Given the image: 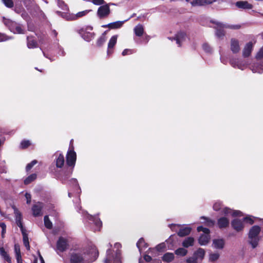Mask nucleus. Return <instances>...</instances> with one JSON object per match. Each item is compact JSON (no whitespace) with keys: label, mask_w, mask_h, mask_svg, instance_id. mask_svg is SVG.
<instances>
[{"label":"nucleus","mask_w":263,"mask_h":263,"mask_svg":"<svg viewBox=\"0 0 263 263\" xmlns=\"http://www.w3.org/2000/svg\"><path fill=\"white\" fill-rule=\"evenodd\" d=\"M77 160L74 150H68L66 156V166L64 168V179L68 178L72 173Z\"/></svg>","instance_id":"obj_1"},{"label":"nucleus","mask_w":263,"mask_h":263,"mask_svg":"<svg viewBox=\"0 0 263 263\" xmlns=\"http://www.w3.org/2000/svg\"><path fill=\"white\" fill-rule=\"evenodd\" d=\"M3 22L9 30L14 34H25L26 33L24 27L21 24L5 17L3 18Z\"/></svg>","instance_id":"obj_2"},{"label":"nucleus","mask_w":263,"mask_h":263,"mask_svg":"<svg viewBox=\"0 0 263 263\" xmlns=\"http://www.w3.org/2000/svg\"><path fill=\"white\" fill-rule=\"evenodd\" d=\"M261 231V228L258 226H254L252 227L248 233V238L249 239V243L252 247L254 249L258 245L259 241V234Z\"/></svg>","instance_id":"obj_3"},{"label":"nucleus","mask_w":263,"mask_h":263,"mask_svg":"<svg viewBox=\"0 0 263 263\" xmlns=\"http://www.w3.org/2000/svg\"><path fill=\"white\" fill-rule=\"evenodd\" d=\"M121 250L117 249L115 253L112 250L109 248L106 251V256L104 261V263H121Z\"/></svg>","instance_id":"obj_4"},{"label":"nucleus","mask_w":263,"mask_h":263,"mask_svg":"<svg viewBox=\"0 0 263 263\" xmlns=\"http://www.w3.org/2000/svg\"><path fill=\"white\" fill-rule=\"evenodd\" d=\"M85 252H73L70 255V263H88L85 259Z\"/></svg>","instance_id":"obj_5"},{"label":"nucleus","mask_w":263,"mask_h":263,"mask_svg":"<svg viewBox=\"0 0 263 263\" xmlns=\"http://www.w3.org/2000/svg\"><path fill=\"white\" fill-rule=\"evenodd\" d=\"M210 22L217 26V27H214L216 29L215 34L216 36L219 39L223 38L226 34L225 31L223 29L225 28L226 24L214 20H211Z\"/></svg>","instance_id":"obj_6"},{"label":"nucleus","mask_w":263,"mask_h":263,"mask_svg":"<svg viewBox=\"0 0 263 263\" xmlns=\"http://www.w3.org/2000/svg\"><path fill=\"white\" fill-rule=\"evenodd\" d=\"M110 13L109 5L108 4L102 5L99 7L97 12V16L100 18H106Z\"/></svg>","instance_id":"obj_7"},{"label":"nucleus","mask_w":263,"mask_h":263,"mask_svg":"<svg viewBox=\"0 0 263 263\" xmlns=\"http://www.w3.org/2000/svg\"><path fill=\"white\" fill-rule=\"evenodd\" d=\"M68 247V240L67 239L60 236L57 242V249L61 252L65 251Z\"/></svg>","instance_id":"obj_8"},{"label":"nucleus","mask_w":263,"mask_h":263,"mask_svg":"<svg viewBox=\"0 0 263 263\" xmlns=\"http://www.w3.org/2000/svg\"><path fill=\"white\" fill-rule=\"evenodd\" d=\"M231 226L232 228L237 232L242 231L244 229V224L242 220L235 218L231 221Z\"/></svg>","instance_id":"obj_9"},{"label":"nucleus","mask_w":263,"mask_h":263,"mask_svg":"<svg viewBox=\"0 0 263 263\" xmlns=\"http://www.w3.org/2000/svg\"><path fill=\"white\" fill-rule=\"evenodd\" d=\"M44 207V203L41 202H37L33 205L32 207V214L34 217H38L42 215V211Z\"/></svg>","instance_id":"obj_10"},{"label":"nucleus","mask_w":263,"mask_h":263,"mask_svg":"<svg viewBox=\"0 0 263 263\" xmlns=\"http://www.w3.org/2000/svg\"><path fill=\"white\" fill-rule=\"evenodd\" d=\"M186 33L184 31H180L177 32L174 37L170 38L172 40H175L178 46H181V42L185 41Z\"/></svg>","instance_id":"obj_11"},{"label":"nucleus","mask_w":263,"mask_h":263,"mask_svg":"<svg viewBox=\"0 0 263 263\" xmlns=\"http://www.w3.org/2000/svg\"><path fill=\"white\" fill-rule=\"evenodd\" d=\"M230 49L233 53H237L239 52L240 48L237 39L235 38L231 39Z\"/></svg>","instance_id":"obj_12"},{"label":"nucleus","mask_w":263,"mask_h":263,"mask_svg":"<svg viewBox=\"0 0 263 263\" xmlns=\"http://www.w3.org/2000/svg\"><path fill=\"white\" fill-rule=\"evenodd\" d=\"M217 0H193L191 2L192 6H203L206 5H210Z\"/></svg>","instance_id":"obj_13"},{"label":"nucleus","mask_w":263,"mask_h":263,"mask_svg":"<svg viewBox=\"0 0 263 263\" xmlns=\"http://www.w3.org/2000/svg\"><path fill=\"white\" fill-rule=\"evenodd\" d=\"M27 46L29 49L38 47V43L34 36L32 35L27 36Z\"/></svg>","instance_id":"obj_14"},{"label":"nucleus","mask_w":263,"mask_h":263,"mask_svg":"<svg viewBox=\"0 0 263 263\" xmlns=\"http://www.w3.org/2000/svg\"><path fill=\"white\" fill-rule=\"evenodd\" d=\"M123 21H117L106 25H103L102 26V27L104 28H108L110 29H116L121 28L123 26Z\"/></svg>","instance_id":"obj_15"},{"label":"nucleus","mask_w":263,"mask_h":263,"mask_svg":"<svg viewBox=\"0 0 263 263\" xmlns=\"http://www.w3.org/2000/svg\"><path fill=\"white\" fill-rule=\"evenodd\" d=\"M229 224V220L226 217H220L217 220V226L220 229L227 228Z\"/></svg>","instance_id":"obj_16"},{"label":"nucleus","mask_w":263,"mask_h":263,"mask_svg":"<svg viewBox=\"0 0 263 263\" xmlns=\"http://www.w3.org/2000/svg\"><path fill=\"white\" fill-rule=\"evenodd\" d=\"M252 50L253 44L251 42H250L245 45L242 51V56L244 58L249 57L251 55Z\"/></svg>","instance_id":"obj_17"},{"label":"nucleus","mask_w":263,"mask_h":263,"mask_svg":"<svg viewBox=\"0 0 263 263\" xmlns=\"http://www.w3.org/2000/svg\"><path fill=\"white\" fill-rule=\"evenodd\" d=\"M235 5L238 8L242 9H252L253 7V5L247 1H238L235 3Z\"/></svg>","instance_id":"obj_18"},{"label":"nucleus","mask_w":263,"mask_h":263,"mask_svg":"<svg viewBox=\"0 0 263 263\" xmlns=\"http://www.w3.org/2000/svg\"><path fill=\"white\" fill-rule=\"evenodd\" d=\"M210 239V235L201 234L198 239V243L201 246H205L209 242Z\"/></svg>","instance_id":"obj_19"},{"label":"nucleus","mask_w":263,"mask_h":263,"mask_svg":"<svg viewBox=\"0 0 263 263\" xmlns=\"http://www.w3.org/2000/svg\"><path fill=\"white\" fill-rule=\"evenodd\" d=\"M135 35L137 36L141 37L144 34V30L142 25L138 24L135 26L134 29Z\"/></svg>","instance_id":"obj_20"},{"label":"nucleus","mask_w":263,"mask_h":263,"mask_svg":"<svg viewBox=\"0 0 263 263\" xmlns=\"http://www.w3.org/2000/svg\"><path fill=\"white\" fill-rule=\"evenodd\" d=\"M194 238L192 237L186 238L182 242V245L184 248H189L194 246Z\"/></svg>","instance_id":"obj_21"},{"label":"nucleus","mask_w":263,"mask_h":263,"mask_svg":"<svg viewBox=\"0 0 263 263\" xmlns=\"http://www.w3.org/2000/svg\"><path fill=\"white\" fill-rule=\"evenodd\" d=\"M214 247L216 249H222L224 246V241L223 239H215L213 241Z\"/></svg>","instance_id":"obj_22"},{"label":"nucleus","mask_w":263,"mask_h":263,"mask_svg":"<svg viewBox=\"0 0 263 263\" xmlns=\"http://www.w3.org/2000/svg\"><path fill=\"white\" fill-rule=\"evenodd\" d=\"M191 228L190 227H184L179 229L177 234L180 237H184L190 234Z\"/></svg>","instance_id":"obj_23"},{"label":"nucleus","mask_w":263,"mask_h":263,"mask_svg":"<svg viewBox=\"0 0 263 263\" xmlns=\"http://www.w3.org/2000/svg\"><path fill=\"white\" fill-rule=\"evenodd\" d=\"M65 158L62 154H60L55 160L56 166L58 168H62L64 164Z\"/></svg>","instance_id":"obj_24"},{"label":"nucleus","mask_w":263,"mask_h":263,"mask_svg":"<svg viewBox=\"0 0 263 263\" xmlns=\"http://www.w3.org/2000/svg\"><path fill=\"white\" fill-rule=\"evenodd\" d=\"M22 234L23 235V241L24 245L27 250H29L30 247L29 245V238L28 234L26 233V230L22 232Z\"/></svg>","instance_id":"obj_25"},{"label":"nucleus","mask_w":263,"mask_h":263,"mask_svg":"<svg viewBox=\"0 0 263 263\" xmlns=\"http://www.w3.org/2000/svg\"><path fill=\"white\" fill-rule=\"evenodd\" d=\"M205 253V252L204 250L202 248H199L194 253V256L195 257H197V259L198 258H200L202 260L204 258Z\"/></svg>","instance_id":"obj_26"},{"label":"nucleus","mask_w":263,"mask_h":263,"mask_svg":"<svg viewBox=\"0 0 263 263\" xmlns=\"http://www.w3.org/2000/svg\"><path fill=\"white\" fill-rule=\"evenodd\" d=\"M0 255L5 261H7L8 263H11V257L3 247L0 248Z\"/></svg>","instance_id":"obj_27"},{"label":"nucleus","mask_w":263,"mask_h":263,"mask_svg":"<svg viewBox=\"0 0 263 263\" xmlns=\"http://www.w3.org/2000/svg\"><path fill=\"white\" fill-rule=\"evenodd\" d=\"M174 259V255L173 253H166L162 256V260L164 261L170 262Z\"/></svg>","instance_id":"obj_28"},{"label":"nucleus","mask_w":263,"mask_h":263,"mask_svg":"<svg viewBox=\"0 0 263 263\" xmlns=\"http://www.w3.org/2000/svg\"><path fill=\"white\" fill-rule=\"evenodd\" d=\"M136 246L140 251H141L143 248H147L148 247L147 243L145 242L144 239L142 237L139 239Z\"/></svg>","instance_id":"obj_29"},{"label":"nucleus","mask_w":263,"mask_h":263,"mask_svg":"<svg viewBox=\"0 0 263 263\" xmlns=\"http://www.w3.org/2000/svg\"><path fill=\"white\" fill-rule=\"evenodd\" d=\"M201 219H204L205 220L204 223L205 225L208 227H212L215 225V221L214 220H212L205 216H202Z\"/></svg>","instance_id":"obj_30"},{"label":"nucleus","mask_w":263,"mask_h":263,"mask_svg":"<svg viewBox=\"0 0 263 263\" xmlns=\"http://www.w3.org/2000/svg\"><path fill=\"white\" fill-rule=\"evenodd\" d=\"M36 177L37 176L36 174H32L30 175L24 180V184L26 185L30 184L31 182L36 179Z\"/></svg>","instance_id":"obj_31"},{"label":"nucleus","mask_w":263,"mask_h":263,"mask_svg":"<svg viewBox=\"0 0 263 263\" xmlns=\"http://www.w3.org/2000/svg\"><path fill=\"white\" fill-rule=\"evenodd\" d=\"M117 35H113L109 40L108 44V48L112 49L117 43Z\"/></svg>","instance_id":"obj_32"},{"label":"nucleus","mask_w":263,"mask_h":263,"mask_svg":"<svg viewBox=\"0 0 263 263\" xmlns=\"http://www.w3.org/2000/svg\"><path fill=\"white\" fill-rule=\"evenodd\" d=\"M175 253L178 256H184L187 254V250L183 248H179L175 250Z\"/></svg>","instance_id":"obj_33"},{"label":"nucleus","mask_w":263,"mask_h":263,"mask_svg":"<svg viewBox=\"0 0 263 263\" xmlns=\"http://www.w3.org/2000/svg\"><path fill=\"white\" fill-rule=\"evenodd\" d=\"M16 223L17 225L20 227L21 232L25 231L26 229L24 228L23 224L22 221V216L21 214L16 216Z\"/></svg>","instance_id":"obj_34"},{"label":"nucleus","mask_w":263,"mask_h":263,"mask_svg":"<svg viewBox=\"0 0 263 263\" xmlns=\"http://www.w3.org/2000/svg\"><path fill=\"white\" fill-rule=\"evenodd\" d=\"M24 4L28 10H29L31 7L34 5L38 8H40L39 6L36 4L33 1H32L31 0H24Z\"/></svg>","instance_id":"obj_35"},{"label":"nucleus","mask_w":263,"mask_h":263,"mask_svg":"<svg viewBox=\"0 0 263 263\" xmlns=\"http://www.w3.org/2000/svg\"><path fill=\"white\" fill-rule=\"evenodd\" d=\"M45 227L48 229H51L52 228V223L49 220L48 215H46L44 218Z\"/></svg>","instance_id":"obj_36"},{"label":"nucleus","mask_w":263,"mask_h":263,"mask_svg":"<svg viewBox=\"0 0 263 263\" xmlns=\"http://www.w3.org/2000/svg\"><path fill=\"white\" fill-rule=\"evenodd\" d=\"M230 64L234 67H237L240 68V63L238 59H231L230 60Z\"/></svg>","instance_id":"obj_37"},{"label":"nucleus","mask_w":263,"mask_h":263,"mask_svg":"<svg viewBox=\"0 0 263 263\" xmlns=\"http://www.w3.org/2000/svg\"><path fill=\"white\" fill-rule=\"evenodd\" d=\"M90 219L93 221L94 223L96 226L97 228L98 229V230H100V228L102 226V223L101 220L99 218H97L93 217H92Z\"/></svg>","instance_id":"obj_38"},{"label":"nucleus","mask_w":263,"mask_h":263,"mask_svg":"<svg viewBox=\"0 0 263 263\" xmlns=\"http://www.w3.org/2000/svg\"><path fill=\"white\" fill-rule=\"evenodd\" d=\"M58 6L63 10H67L68 6L63 0H57Z\"/></svg>","instance_id":"obj_39"},{"label":"nucleus","mask_w":263,"mask_h":263,"mask_svg":"<svg viewBox=\"0 0 263 263\" xmlns=\"http://www.w3.org/2000/svg\"><path fill=\"white\" fill-rule=\"evenodd\" d=\"M197 230L198 232H203V234L204 235H210V230L209 229L204 228L203 226H199L197 228Z\"/></svg>","instance_id":"obj_40"},{"label":"nucleus","mask_w":263,"mask_h":263,"mask_svg":"<svg viewBox=\"0 0 263 263\" xmlns=\"http://www.w3.org/2000/svg\"><path fill=\"white\" fill-rule=\"evenodd\" d=\"M13 39V36H8L6 34L0 33V42L7 41Z\"/></svg>","instance_id":"obj_41"},{"label":"nucleus","mask_w":263,"mask_h":263,"mask_svg":"<svg viewBox=\"0 0 263 263\" xmlns=\"http://www.w3.org/2000/svg\"><path fill=\"white\" fill-rule=\"evenodd\" d=\"M31 145V143L29 140H24L21 143V148L26 149Z\"/></svg>","instance_id":"obj_42"},{"label":"nucleus","mask_w":263,"mask_h":263,"mask_svg":"<svg viewBox=\"0 0 263 263\" xmlns=\"http://www.w3.org/2000/svg\"><path fill=\"white\" fill-rule=\"evenodd\" d=\"M219 257L218 253H212L210 255L209 260L211 262H214L217 260Z\"/></svg>","instance_id":"obj_43"},{"label":"nucleus","mask_w":263,"mask_h":263,"mask_svg":"<svg viewBox=\"0 0 263 263\" xmlns=\"http://www.w3.org/2000/svg\"><path fill=\"white\" fill-rule=\"evenodd\" d=\"M222 204L221 202H215L213 206V209L215 211H219L222 208Z\"/></svg>","instance_id":"obj_44"},{"label":"nucleus","mask_w":263,"mask_h":263,"mask_svg":"<svg viewBox=\"0 0 263 263\" xmlns=\"http://www.w3.org/2000/svg\"><path fill=\"white\" fill-rule=\"evenodd\" d=\"M4 5L8 8H11L14 6V3L12 0H2Z\"/></svg>","instance_id":"obj_45"},{"label":"nucleus","mask_w":263,"mask_h":263,"mask_svg":"<svg viewBox=\"0 0 263 263\" xmlns=\"http://www.w3.org/2000/svg\"><path fill=\"white\" fill-rule=\"evenodd\" d=\"M105 42V38L104 36L102 35L101 36L97 41V46L98 47H101L103 45V44Z\"/></svg>","instance_id":"obj_46"},{"label":"nucleus","mask_w":263,"mask_h":263,"mask_svg":"<svg viewBox=\"0 0 263 263\" xmlns=\"http://www.w3.org/2000/svg\"><path fill=\"white\" fill-rule=\"evenodd\" d=\"M225 26V28H228L230 29L233 30H238L241 28L240 25H226Z\"/></svg>","instance_id":"obj_47"},{"label":"nucleus","mask_w":263,"mask_h":263,"mask_svg":"<svg viewBox=\"0 0 263 263\" xmlns=\"http://www.w3.org/2000/svg\"><path fill=\"white\" fill-rule=\"evenodd\" d=\"M37 163V161L36 160H34L32 161L30 163H28L26 167V171H30L32 168V167Z\"/></svg>","instance_id":"obj_48"},{"label":"nucleus","mask_w":263,"mask_h":263,"mask_svg":"<svg viewBox=\"0 0 263 263\" xmlns=\"http://www.w3.org/2000/svg\"><path fill=\"white\" fill-rule=\"evenodd\" d=\"M242 221L243 222L245 221L247 223H249L251 225L253 224L254 222V220L250 216H248L244 217L242 219Z\"/></svg>","instance_id":"obj_49"},{"label":"nucleus","mask_w":263,"mask_h":263,"mask_svg":"<svg viewBox=\"0 0 263 263\" xmlns=\"http://www.w3.org/2000/svg\"><path fill=\"white\" fill-rule=\"evenodd\" d=\"M87 11H83L81 12H79L77 13V14L73 17V20H76L79 17H82L85 16L87 13Z\"/></svg>","instance_id":"obj_50"},{"label":"nucleus","mask_w":263,"mask_h":263,"mask_svg":"<svg viewBox=\"0 0 263 263\" xmlns=\"http://www.w3.org/2000/svg\"><path fill=\"white\" fill-rule=\"evenodd\" d=\"M202 48L204 51L206 52L210 53L212 51V48L210 46V45L207 43H204L202 45Z\"/></svg>","instance_id":"obj_51"},{"label":"nucleus","mask_w":263,"mask_h":263,"mask_svg":"<svg viewBox=\"0 0 263 263\" xmlns=\"http://www.w3.org/2000/svg\"><path fill=\"white\" fill-rule=\"evenodd\" d=\"M156 248L159 252L163 251L165 248V244L164 242L160 243L156 246Z\"/></svg>","instance_id":"obj_52"},{"label":"nucleus","mask_w":263,"mask_h":263,"mask_svg":"<svg viewBox=\"0 0 263 263\" xmlns=\"http://www.w3.org/2000/svg\"><path fill=\"white\" fill-rule=\"evenodd\" d=\"M14 252L15 253V256L17 255H21L20 247L18 244L14 245Z\"/></svg>","instance_id":"obj_53"},{"label":"nucleus","mask_w":263,"mask_h":263,"mask_svg":"<svg viewBox=\"0 0 263 263\" xmlns=\"http://www.w3.org/2000/svg\"><path fill=\"white\" fill-rule=\"evenodd\" d=\"M256 58L257 60H261L263 58V46L260 48L259 51L257 52Z\"/></svg>","instance_id":"obj_54"},{"label":"nucleus","mask_w":263,"mask_h":263,"mask_svg":"<svg viewBox=\"0 0 263 263\" xmlns=\"http://www.w3.org/2000/svg\"><path fill=\"white\" fill-rule=\"evenodd\" d=\"M133 53V50L132 49H124L122 52V55L123 56H125L126 55H129V54H131Z\"/></svg>","instance_id":"obj_55"},{"label":"nucleus","mask_w":263,"mask_h":263,"mask_svg":"<svg viewBox=\"0 0 263 263\" xmlns=\"http://www.w3.org/2000/svg\"><path fill=\"white\" fill-rule=\"evenodd\" d=\"M91 2L95 5H103L105 3L104 0H91Z\"/></svg>","instance_id":"obj_56"},{"label":"nucleus","mask_w":263,"mask_h":263,"mask_svg":"<svg viewBox=\"0 0 263 263\" xmlns=\"http://www.w3.org/2000/svg\"><path fill=\"white\" fill-rule=\"evenodd\" d=\"M186 263H198L197 257L194 256L189 257L186 259Z\"/></svg>","instance_id":"obj_57"},{"label":"nucleus","mask_w":263,"mask_h":263,"mask_svg":"<svg viewBox=\"0 0 263 263\" xmlns=\"http://www.w3.org/2000/svg\"><path fill=\"white\" fill-rule=\"evenodd\" d=\"M233 217H241L242 216V213L240 211H234L232 214Z\"/></svg>","instance_id":"obj_58"},{"label":"nucleus","mask_w":263,"mask_h":263,"mask_svg":"<svg viewBox=\"0 0 263 263\" xmlns=\"http://www.w3.org/2000/svg\"><path fill=\"white\" fill-rule=\"evenodd\" d=\"M25 198L26 199V203L27 204H30L31 200V195L30 194L28 193H26L25 195Z\"/></svg>","instance_id":"obj_59"},{"label":"nucleus","mask_w":263,"mask_h":263,"mask_svg":"<svg viewBox=\"0 0 263 263\" xmlns=\"http://www.w3.org/2000/svg\"><path fill=\"white\" fill-rule=\"evenodd\" d=\"M231 211V209L229 208L226 207L222 209V213L225 215H228Z\"/></svg>","instance_id":"obj_60"},{"label":"nucleus","mask_w":263,"mask_h":263,"mask_svg":"<svg viewBox=\"0 0 263 263\" xmlns=\"http://www.w3.org/2000/svg\"><path fill=\"white\" fill-rule=\"evenodd\" d=\"M143 258L146 262H150L152 260V257L148 255H145Z\"/></svg>","instance_id":"obj_61"},{"label":"nucleus","mask_w":263,"mask_h":263,"mask_svg":"<svg viewBox=\"0 0 263 263\" xmlns=\"http://www.w3.org/2000/svg\"><path fill=\"white\" fill-rule=\"evenodd\" d=\"M16 259L17 263H23V259L22 258V255H17L16 256Z\"/></svg>","instance_id":"obj_62"},{"label":"nucleus","mask_w":263,"mask_h":263,"mask_svg":"<svg viewBox=\"0 0 263 263\" xmlns=\"http://www.w3.org/2000/svg\"><path fill=\"white\" fill-rule=\"evenodd\" d=\"M73 140L71 139L70 141L69 147L68 150H74V146H73Z\"/></svg>","instance_id":"obj_63"},{"label":"nucleus","mask_w":263,"mask_h":263,"mask_svg":"<svg viewBox=\"0 0 263 263\" xmlns=\"http://www.w3.org/2000/svg\"><path fill=\"white\" fill-rule=\"evenodd\" d=\"M0 227L2 228V229H6V225L4 222H0Z\"/></svg>","instance_id":"obj_64"}]
</instances>
